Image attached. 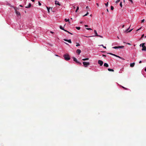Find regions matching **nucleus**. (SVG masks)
Instances as JSON below:
<instances>
[{
    "mask_svg": "<svg viewBox=\"0 0 146 146\" xmlns=\"http://www.w3.org/2000/svg\"><path fill=\"white\" fill-rule=\"evenodd\" d=\"M63 57L64 58V59L66 60H68L70 59L69 55L67 54H64Z\"/></svg>",
    "mask_w": 146,
    "mask_h": 146,
    "instance_id": "f257e3e1",
    "label": "nucleus"
},
{
    "mask_svg": "<svg viewBox=\"0 0 146 146\" xmlns=\"http://www.w3.org/2000/svg\"><path fill=\"white\" fill-rule=\"evenodd\" d=\"M145 43H143L140 44V46H141L142 47V50L146 51V46H145Z\"/></svg>",
    "mask_w": 146,
    "mask_h": 146,
    "instance_id": "f03ea898",
    "label": "nucleus"
},
{
    "mask_svg": "<svg viewBox=\"0 0 146 146\" xmlns=\"http://www.w3.org/2000/svg\"><path fill=\"white\" fill-rule=\"evenodd\" d=\"M83 64L84 67H86L89 66L90 64V63L89 62H83Z\"/></svg>",
    "mask_w": 146,
    "mask_h": 146,
    "instance_id": "7ed1b4c3",
    "label": "nucleus"
},
{
    "mask_svg": "<svg viewBox=\"0 0 146 146\" xmlns=\"http://www.w3.org/2000/svg\"><path fill=\"white\" fill-rule=\"evenodd\" d=\"M98 63L100 66H102L103 64V62L102 60H99L98 62Z\"/></svg>",
    "mask_w": 146,
    "mask_h": 146,
    "instance_id": "20e7f679",
    "label": "nucleus"
},
{
    "mask_svg": "<svg viewBox=\"0 0 146 146\" xmlns=\"http://www.w3.org/2000/svg\"><path fill=\"white\" fill-rule=\"evenodd\" d=\"M64 41H67V42H68L69 43H72V42H71V40L70 39L67 40V39H64Z\"/></svg>",
    "mask_w": 146,
    "mask_h": 146,
    "instance_id": "39448f33",
    "label": "nucleus"
},
{
    "mask_svg": "<svg viewBox=\"0 0 146 146\" xmlns=\"http://www.w3.org/2000/svg\"><path fill=\"white\" fill-rule=\"evenodd\" d=\"M76 52V53L78 54H79L81 52V51L80 49H78L77 50Z\"/></svg>",
    "mask_w": 146,
    "mask_h": 146,
    "instance_id": "423d86ee",
    "label": "nucleus"
},
{
    "mask_svg": "<svg viewBox=\"0 0 146 146\" xmlns=\"http://www.w3.org/2000/svg\"><path fill=\"white\" fill-rule=\"evenodd\" d=\"M15 13L17 15H18L20 16L21 15L20 13L18 11H17V10H15Z\"/></svg>",
    "mask_w": 146,
    "mask_h": 146,
    "instance_id": "0eeeda50",
    "label": "nucleus"
},
{
    "mask_svg": "<svg viewBox=\"0 0 146 146\" xmlns=\"http://www.w3.org/2000/svg\"><path fill=\"white\" fill-rule=\"evenodd\" d=\"M135 63L134 62L132 63H131L130 64V67H133L135 65Z\"/></svg>",
    "mask_w": 146,
    "mask_h": 146,
    "instance_id": "6e6552de",
    "label": "nucleus"
},
{
    "mask_svg": "<svg viewBox=\"0 0 146 146\" xmlns=\"http://www.w3.org/2000/svg\"><path fill=\"white\" fill-rule=\"evenodd\" d=\"M115 56H116V57L119 58H120V59H121L122 60H125L122 57H120L119 56H117V55H116V54H115Z\"/></svg>",
    "mask_w": 146,
    "mask_h": 146,
    "instance_id": "1a4fd4ad",
    "label": "nucleus"
},
{
    "mask_svg": "<svg viewBox=\"0 0 146 146\" xmlns=\"http://www.w3.org/2000/svg\"><path fill=\"white\" fill-rule=\"evenodd\" d=\"M55 4L56 5H58L59 6H60V4L59 3V2L58 1H55Z\"/></svg>",
    "mask_w": 146,
    "mask_h": 146,
    "instance_id": "9d476101",
    "label": "nucleus"
},
{
    "mask_svg": "<svg viewBox=\"0 0 146 146\" xmlns=\"http://www.w3.org/2000/svg\"><path fill=\"white\" fill-rule=\"evenodd\" d=\"M31 6V4L30 3H29V5L28 6L25 7V8H30Z\"/></svg>",
    "mask_w": 146,
    "mask_h": 146,
    "instance_id": "9b49d317",
    "label": "nucleus"
},
{
    "mask_svg": "<svg viewBox=\"0 0 146 146\" xmlns=\"http://www.w3.org/2000/svg\"><path fill=\"white\" fill-rule=\"evenodd\" d=\"M104 66L106 67H108L109 66L108 64L107 63H105L104 64Z\"/></svg>",
    "mask_w": 146,
    "mask_h": 146,
    "instance_id": "f8f14e48",
    "label": "nucleus"
},
{
    "mask_svg": "<svg viewBox=\"0 0 146 146\" xmlns=\"http://www.w3.org/2000/svg\"><path fill=\"white\" fill-rule=\"evenodd\" d=\"M124 47V46H117V48H123Z\"/></svg>",
    "mask_w": 146,
    "mask_h": 146,
    "instance_id": "ddd939ff",
    "label": "nucleus"
},
{
    "mask_svg": "<svg viewBox=\"0 0 146 146\" xmlns=\"http://www.w3.org/2000/svg\"><path fill=\"white\" fill-rule=\"evenodd\" d=\"M94 32L95 34L96 35L95 36H98V35L96 31V30H94Z\"/></svg>",
    "mask_w": 146,
    "mask_h": 146,
    "instance_id": "4468645a",
    "label": "nucleus"
},
{
    "mask_svg": "<svg viewBox=\"0 0 146 146\" xmlns=\"http://www.w3.org/2000/svg\"><path fill=\"white\" fill-rule=\"evenodd\" d=\"M108 70L109 71L114 72V70L113 69L110 68H108Z\"/></svg>",
    "mask_w": 146,
    "mask_h": 146,
    "instance_id": "2eb2a0df",
    "label": "nucleus"
},
{
    "mask_svg": "<svg viewBox=\"0 0 146 146\" xmlns=\"http://www.w3.org/2000/svg\"><path fill=\"white\" fill-rule=\"evenodd\" d=\"M46 8H47V10H48V13H50V7H48L47 6H46Z\"/></svg>",
    "mask_w": 146,
    "mask_h": 146,
    "instance_id": "dca6fc26",
    "label": "nucleus"
},
{
    "mask_svg": "<svg viewBox=\"0 0 146 146\" xmlns=\"http://www.w3.org/2000/svg\"><path fill=\"white\" fill-rule=\"evenodd\" d=\"M73 60L74 61L76 62V61H77V60L76 58H75V57H73Z\"/></svg>",
    "mask_w": 146,
    "mask_h": 146,
    "instance_id": "f3484780",
    "label": "nucleus"
},
{
    "mask_svg": "<svg viewBox=\"0 0 146 146\" xmlns=\"http://www.w3.org/2000/svg\"><path fill=\"white\" fill-rule=\"evenodd\" d=\"M89 58H84V59H82V60H84V61H85V60H89Z\"/></svg>",
    "mask_w": 146,
    "mask_h": 146,
    "instance_id": "a211bd4d",
    "label": "nucleus"
},
{
    "mask_svg": "<svg viewBox=\"0 0 146 146\" xmlns=\"http://www.w3.org/2000/svg\"><path fill=\"white\" fill-rule=\"evenodd\" d=\"M69 19H64V21H66V22L68 21V22H69V23H70V22H69Z\"/></svg>",
    "mask_w": 146,
    "mask_h": 146,
    "instance_id": "6ab92c4d",
    "label": "nucleus"
},
{
    "mask_svg": "<svg viewBox=\"0 0 146 146\" xmlns=\"http://www.w3.org/2000/svg\"><path fill=\"white\" fill-rule=\"evenodd\" d=\"M105 5L106 7H107L108 6V2L107 3H105Z\"/></svg>",
    "mask_w": 146,
    "mask_h": 146,
    "instance_id": "aec40b11",
    "label": "nucleus"
},
{
    "mask_svg": "<svg viewBox=\"0 0 146 146\" xmlns=\"http://www.w3.org/2000/svg\"><path fill=\"white\" fill-rule=\"evenodd\" d=\"M122 87L123 88V89H124L125 90H128V88H125V87H124L123 86H122Z\"/></svg>",
    "mask_w": 146,
    "mask_h": 146,
    "instance_id": "412c9836",
    "label": "nucleus"
},
{
    "mask_svg": "<svg viewBox=\"0 0 146 146\" xmlns=\"http://www.w3.org/2000/svg\"><path fill=\"white\" fill-rule=\"evenodd\" d=\"M60 29H62V30H64V28L63 27H62V26H60Z\"/></svg>",
    "mask_w": 146,
    "mask_h": 146,
    "instance_id": "4be33fe9",
    "label": "nucleus"
},
{
    "mask_svg": "<svg viewBox=\"0 0 146 146\" xmlns=\"http://www.w3.org/2000/svg\"><path fill=\"white\" fill-rule=\"evenodd\" d=\"M108 54H110L111 55L114 56H115V54H112V53H108Z\"/></svg>",
    "mask_w": 146,
    "mask_h": 146,
    "instance_id": "5701e85b",
    "label": "nucleus"
},
{
    "mask_svg": "<svg viewBox=\"0 0 146 146\" xmlns=\"http://www.w3.org/2000/svg\"><path fill=\"white\" fill-rule=\"evenodd\" d=\"M76 62L80 64H81V63L80 62L78 61L77 60Z\"/></svg>",
    "mask_w": 146,
    "mask_h": 146,
    "instance_id": "b1692460",
    "label": "nucleus"
},
{
    "mask_svg": "<svg viewBox=\"0 0 146 146\" xmlns=\"http://www.w3.org/2000/svg\"><path fill=\"white\" fill-rule=\"evenodd\" d=\"M76 28L78 30H80V27H76Z\"/></svg>",
    "mask_w": 146,
    "mask_h": 146,
    "instance_id": "393cba45",
    "label": "nucleus"
},
{
    "mask_svg": "<svg viewBox=\"0 0 146 146\" xmlns=\"http://www.w3.org/2000/svg\"><path fill=\"white\" fill-rule=\"evenodd\" d=\"M113 9H114L113 7V6H111V10H113Z\"/></svg>",
    "mask_w": 146,
    "mask_h": 146,
    "instance_id": "a878e982",
    "label": "nucleus"
},
{
    "mask_svg": "<svg viewBox=\"0 0 146 146\" xmlns=\"http://www.w3.org/2000/svg\"><path fill=\"white\" fill-rule=\"evenodd\" d=\"M120 5L121 7H122V2H120Z\"/></svg>",
    "mask_w": 146,
    "mask_h": 146,
    "instance_id": "bb28decb",
    "label": "nucleus"
},
{
    "mask_svg": "<svg viewBox=\"0 0 146 146\" xmlns=\"http://www.w3.org/2000/svg\"><path fill=\"white\" fill-rule=\"evenodd\" d=\"M79 9V7H77V9H76V11H75V12H77V11Z\"/></svg>",
    "mask_w": 146,
    "mask_h": 146,
    "instance_id": "cd10ccee",
    "label": "nucleus"
},
{
    "mask_svg": "<svg viewBox=\"0 0 146 146\" xmlns=\"http://www.w3.org/2000/svg\"><path fill=\"white\" fill-rule=\"evenodd\" d=\"M112 48H114V49H117V46H115L113 47Z\"/></svg>",
    "mask_w": 146,
    "mask_h": 146,
    "instance_id": "c85d7f7f",
    "label": "nucleus"
},
{
    "mask_svg": "<svg viewBox=\"0 0 146 146\" xmlns=\"http://www.w3.org/2000/svg\"><path fill=\"white\" fill-rule=\"evenodd\" d=\"M76 44H77L76 45V46H80V44L79 43H77Z\"/></svg>",
    "mask_w": 146,
    "mask_h": 146,
    "instance_id": "c756f323",
    "label": "nucleus"
},
{
    "mask_svg": "<svg viewBox=\"0 0 146 146\" xmlns=\"http://www.w3.org/2000/svg\"><path fill=\"white\" fill-rule=\"evenodd\" d=\"M100 46H102L104 48H106V47L104 46L103 45V44H101V45H100Z\"/></svg>",
    "mask_w": 146,
    "mask_h": 146,
    "instance_id": "7c9ffc66",
    "label": "nucleus"
},
{
    "mask_svg": "<svg viewBox=\"0 0 146 146\" xmlns=\"http://www.w3.org/2000/svg\"><path fill=\"white\" fill-rule=\"evenodd\" d=\"M120 1V0H117V1H116L115 3H117L119 2Z\"/></svg>",
    "mask_w": 146,
    "mask_h": 146,
    "instance_id": "2f4dec72",
    "label": "nucleus"
},
{
    "mask_svg": "<svg viewBox=\"0 0 146 146\" xmlns=\"http://www.w3.org/2000/svg\"><path fill=\"white\" fill-rule=\"evenodd\" d=\"M130 28V27L129 28H128L125 31V32H127L129 30V28Z\"/></svg>",
    "mask_w": 146,
    "mask_h": 146,
    "instance_id": "473e14b6",
    "label": "nucleus"
},
{
    "mask_svg": "<svg viewBox=\"0 0 146 146\" xmlns=\"http://www.w3.org/2000/svg\"><path fill=\"white\" fill-rule=\"evenodd\" d=\"M97 36L100 37L101 38H103V36H101V35H98V36Z\"/></svg>",
    "mask_w": 146,
    "mask_h": 146,
    "instance_id": "72a5a7b5",
    "label": "nucleus"
},
{
    "mask_svg": "<svg viewBox=\"0 0 146 146\" xmlns=\"http://www.w3.org/2000/svg\"><path fill=\"white\" fill-rule=\"evenodd\" d=\"M86 29L88 30H92V29L90 28H86Z\"/></svg>",
    "mask_w": 146,
    "mask_h": 146,
    "instance_id": "f704fd0d",
    "label": "nucleus"
},
{
    "mask_svg": "<svg viewBox=\"0 0 146 146\" xmlns=\"http://www.w3.org/2000/svg\"><path fill=\"white\" fill-rule=\"evenodd\" d=\"M38 4L39 6H41V3H40L39 1H38Z\"/></svg>",
    "mask_w": 146,
    "mask_h": 146,
    "instance_id": "c9c22d12",
    "label": "nucleus"
},
{
    "mask_svg": "<svg viewBox=\"0 0 146 146\" xmlns=\"http://www.w3.org/2000/svg\"><path fill=\"white\" fill-rule=\"evenodd\" d=\"M145 21V19H143V20H141V23H143V22Z\"/></svg>",
    "mask_w": 146,
    "mask_h": 146,
    "instance_id": "e433bc0d",
    "label": "nucleus"
},
{
    "mask_svg": "<svg viewBox=\"0 0 146 146\" xmlns=\"http://www.w3.org/2000/svg\"><path fill=\"white\" fill-rule=\"evenodd\" d=\"M129 1H130L132 3H133V1H132V0H129Z\"/></svg>",
    "mask_w": 146,
    "mask_h": 146,
    "instance_id": "4c0bfd02",
    "label": "nucleus"
},
{
    "mask_svg": "<svg viewBox=\"0 0 146 146\" xmlns=\"http://www.w3.org/2000/svg\"><path fill=\"white\" fill-rule=\"evenodd\" d=\"M68 33H69V34H71V35H73V34H72V33H71L70 32H69V31H68Z\"/></svg>",
    "mask_w": 146,
    "mask_h": 146,
    "instance_id": "58836bf2",
    "label": "nucleus"
},
{
    "mask_svg": "<svg viewBox=\"0 0 146 146\" xmlns=\"http://www.w3.org/2000/svg\"><path fill=\"white\" fill-rule=\"evenodd\" d=\"M141 27H140V28H139V29H138L137 30V31H139V30H140V29H141Z\"/></svg>",
    "mask_w": 146,
    "mask_h": 146,
    "instance_id": "ea45409f",
    "label": "nucleus"
},
{
    "mask_svg": "<svg viewBox=\"0 0 146 146\" xmlns=\"http://www.w3.org/2000/svg\"><path fill=\"white\" fill-rule=\"evenodd\" d=\"M132 30H133V29H131V30H130L129 31H128V32H131V31Z\"/></svg>",
    "mask_w": 146,
    "mask_h": 146,
    "instance_id": "a19ab883",
    "label": "nucleus"
},
{
    "mask_svg": "<svg viewBox=\"0 0 146 146\" xmlns=\"http://www.w3.org/2000/svg\"><path fill=\"white\" fill-rule=\"evenodd\" d=\"M64 30V31H66V32H68V31H67L66 30H65V29H64V30Z\"/></svg>",
    "mask_w": 146,
    "mask_h": 146,
    "instance_id": "79ce46f5",
    "label": "nucleus"
},
{
    "mask_svg": "<svg viewBox=\"0 0 146 146\" xmlns=\"http://www.w3.org/2000/svg\"><path fill=\"white\" fill-rule=\"evenodd\" d=\"M144 34L142 35L141 38H142L143 37H144Z\"/></svg>",
    "mask_w": 146,
    "mask_h": 146,
    "instance_id": "37998d69",
    "label": "nucleus"
},
{
    "mask_svg": "<svg viewBox=\"0 0 146 146\" xmlns=\"http://www.w3.org/2000/svg\"><path fill=\"white\" fill-rule=\"evenodd\" d=\"M127 44L129 45H131V44L130 43H127Z\"/></svg>",
    "mask_w": 146,
    "mask_h": 146,
    "instance_id": "c03bdc74",
    "label": "nucleus"
},
{
    "mask_svg": "<svg viewBox=\"0 0 146 146\" xmlns=\"http://www.w3.org/2000/svg\"><path fill=\"white\" fill-rule=\"evenodd\" d=\"M87 14H85V15H84L83 16V17H85V16H87Z\"/></svg>",
    "mask_w": 146,
    "mask_h": 146,
    "instance_id": "a18cd8bd",
    "label": "nucleus"
},
{
    "mask_svg": "<svg viewBox=\"0 0 146 146\" xmlns=\"http://www.w3.org/2000/svg\"><path fill=\"white\" fill-rule=\"evenodd\" d=\"M124 26H125L124 25H122V28H124Z\"/></svg>",
    "mask_w": 146,
    "mask_h": 146,
    "instance_id": "49530a36",
    "label": "nucleus"
},
{
    "mask_svg": "<svg viewBox=\"0 0 146 146\" xmlns=\"http://www.w3.org/2000/svg\"><path fill=\"white\" fill-rule=\"evenodd\" d=\"M96 5H97V6H98H98H99V4H98V3H96Z\"/></svg>",
    "mask_w": 146,
    "mask_h": 146,
    "instance_id": "de8ad7c7",
    "label": "nucleus"
},
{
    "mask_svg": "<svg viewBox=\"0 0 146 146\" xmlns=\"http://www.w3.org/2000/svg\"><path fill=\"white\" fill-rule=\"evenodd\" d=\"M85 27H88V25H84Z\"/></svg>",
    "mask_w": 146,
    "mask_h": 146,
    "instance_id": "09e8293b",
    "label": "nucleus"
},
{
    "mask_svg": "<svg viewBox=\"0 0 146 146\" xmlns=\"http://www.w3.org/2000/svg\"><path fill=\"white\" fill-rule=\"evenodd\" d=\"M141 62H142V61H141H141H140L139 62V63H141Z\"/></svg>",
    "mask_w": 146,
    "mask_h": 146,
    "instance_id": "8fccbe9b",
    "label": "nucleus"
},
{
    "mask_svg": "<svg viewBox=\"0 0 146 146\" xmlns=\"http://www.w3.org/2000/svg\"><path fill=\"white\" fill-rule=\"evenodd\" d=\"M19 6L21 7H23V6H22V5H19Z\"/></svg>",
    "mask_w": 146,
    "mask_h": 146,
    "instance_id": "3c124183",
    "label": "nucleus"
},
{
    "mask_svg": "<svg viewBox=\"0 0 146 146\" xmlns=\"http://www.w3.org/2000/svg\"><path fill=\"white\" fill-rule=\"evenodd\" d=\"M106 10H107V11L108 12H109V10H108V9H106Z\"/></svg>",
    "mask_w": 146,
    "mask_h": 146,
    "instance_id": "603ef678",
    "label": "nucleus"
},
{
    "mask_svg": "<svg viewBox=\"0 0 146 146\" xmlns=\"http://www.w3.org/2000/svg\"><path fill=\"white\" fill-rule=\"evenodd\" d=\"M102 56H106L105 55H104V54H103V55H102Z\"/></svg>",
    "mask_w": 146,
    "mask_h": 146,
    "instance_id": "864d4df0",
    "label": "nucleus"
},
{
    "mask_svg": "<svg viewBox=\"0 0 146 146\" xmlns=\"http://www.w3.org/2000/svg\"><path fill=\"white\" fill-rule=\"evenodd\" d=\"M50 33H54L52 31H50Z\"/></svg>",
    "mask_w": 146,
    "mask_h": 146,
    "instance_id": "5fc2aeb1",
    "label": "nucleus"
},
{
    "mask_svg": "<svg viewBox=\"0 0 146 146\" xmlns=\"http://www.w3.org/2000/svg\"><path fill=\"white\" fill-rule=\"evenodd\" d=\"M88 6H87V7H86V9H88Z\"/></svg>",
    "mask_w": 146,
    "mask_h": 146,
    "instance_id": "6e6d98bb",
    "label": "nucleus"
},
{
    "mask_svg": "<svg viewBox=\"0 0 146 146\" xmlns=\"http://www.w3.org/2000/svg\"><path fill=\"white\" fill-rule=\"evenodd\" d=\"M88 13H88V12H87L86 14H87V15H88Z\"/></svg>",
    "mask_w": 146,
    "mask_h": 146,
    "instance_id": "4d7b16f0",
    "label": "nucleus"
},
{
    "mask_svg": "<svg viewBox=\"0 0 146 146\" xmlns=\"http://www.w3.org/2000/svg\"><path fill=\"white\" fill-rule=\"evenodd\" d=\"M145 70L146 72V68L145 69Z\"/></svg>",
    "mask_w": 146,
    "mask_h": 146,
    "instance_id": "13d9d810",
    "label": "nucleus"
},
{
    "mask_svg": "<svg viewBox=\"0 0 146 146\" xmlns=\"http://www.w3.org/2000/svg\"><path fill=\"white\" fill-rule=\"evenodd\" d=\"M123 2H125V0H123Z\"/></svg>",
    "mask_w": 146,
    "mask_h": 146,
    "instance_id": "bf43d9fd",
    "label": "nucleus"
},
{
    "mask_svg": "<svg viewBox=\"0 0 146 146\" xmlns=\"http://www.w3.org/2000/svg\"><path fill=\"white\" fill-rule=\"evenodd\" d=\"M82 23V22H80V23Z\"/></svg>",
    "mask_w": 146,
    "mask_h": 146,
    "instance_id": "052dcab7",
    "label": "nucleus"
},
{
    "mask_svg": "<svg viewBox=\"0 0 146 146\" xmlns=\"http://www.w3.org/2000/svg\"><path fill=\"white\" fill-rule=\"evenodd\" d=\"M73 7H74V8H75V7L74 6Z\"/></svg>",
    "mask_w": 146,
    "mask_h": 146,
    "instance_id": "680f3d73",
    "label": "nucleus"
},
{
    "mask_svg": "<svg viewBox=\"0 0 146 146\" xmlns=\"http://www.w3.org/2000/svg\"><path fill=\"white\" fill-rule=\"evenodd\" d=\"M92 16V15H91H91H90V16Z\"/></svg>",
    "mask_w": 146,
    "mask_h": 146,
    "instance_id": "e2e57ef3",
    "label": "nucleus"
},
{
    "mask_svg": "<svg viewBox=\"0 0 146 146\" xmlns=\"http://www.w3.org/2000/svg\"><path fill=\"white\" fill-rule=\"evenodd\" d=\"M86 37H89L90 36H86Z\"/></svg>",
    "mask_w": 146,
    "mask_h": 146,
    "instance_id": "0e129e2a",
    "label": "nucleus"
},
{
    "mask_svg": "<svg viewBox=\"0 0 146 146\" xmlns=\"http://www.w3.org/2000/svg\"><path fill=\"white\" fill-rule=\"evenodd\" d=\"M70 19H72V18H71Z\"/></svg>",
    "mask_w": 146,
    "mask_h": 146,
    "instance_id": "69168bd1",
    "label": "nucleus"
},
{
    "mask_svg": "<svg viewBox=\"0 0 146 146\" xmlns=\"http://www.w3.org/2000/svg\"><path fill=\"white\" fill-rule=\"evenodd\" d=\"M145 4H146V0Z\"/></svg>",
    "mask_w": 146,
    "mask_h": 146,
    "instance_id": "338daca9",
    "label": "nucleus"
},
{
    "mask_svg": "<svg viewBox=\"0 0 146 146\" xmlns=\"http://www.w3.org/2000/svg\"><path fill=\"white\" fill-rule=\"evenodd\" d=\"M145 37H146V36H145Z\"/></svg>",
    "mask_w": 146,
    "mask_h": 146,
    "instance_id": "774afa93",
    "label": "nucleus"
}]
</instances>
